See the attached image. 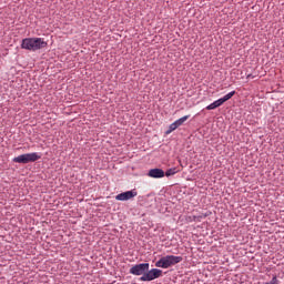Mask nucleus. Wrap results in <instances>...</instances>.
Listing matches in <instances>:
<instances>
[{"instance_id":"423d86ee","label":"nucleus","mask_w":284,"mask_h":284,"mask_svg":"<svg viewBox=\"0 0 284 284\" xmlns=\"http://www.w3.org/2000/svg\"><path fill=\"white\" fill-rule=\"evenodd\" d=\"M139 193L136 192V190H131V191H126L123 193H120L115 196V201H130L132 199H134V196H136Z\"/></svg>"},{"instance_id":"f257e3e1","label":"nucleus","mask_w":284,"mask_h":284,"mask_svg":"<svg viewBox=\"0 0 284 284\" xmlns=\"http://www.w3.org/2000/svg\"><path fill=\"white\" fill-rule=\"evenodd\" d=\"M22 50H31V52H37V50H43L48 48V42L42 38H26L21 43Z\"/></svg>"},{"instance_id":"0eeeda50","label":"nucleus","mask_w":284,"mask_h":284,"mask_svg":"<svg viewBox=\"0 0 284 284\" xmlns=\"http://www.w3.org/2000/svg\"><path fill=\"white\" fill-rule=\"evenodd\" d=\"M148 176H150V179H163L165 171H163V169H151Z\"/></svg>"},{"instance_id":"ddd939ff","label":"nucleus","mask_w":284,"mask_h":284,"mask_svg":"<svg viewBox=\"0 0 284 284\" xmlns=\"http://www.w3.org/2000/svg\"><path fill=\"white\" fill-rule=\"evenodd\" d=\"M193 221H201V216H193Z\"/></svg>"},{"instance_id":"9b49d317","label":"nucleus","mask_w":284,"mask_h":284,"mask_svg":"<svg viewBox=\"0 0 284 284\" xmlns=\"http://www.w3.org/2000/svg\"><path fill=\"white\" fill-rule=\"evenodd\" d=\"M179 126H176V122H173L172 124H170L169 130L166 131V134H172V132H174V130H178Z\"/></svg>"},{"instance_id":"6e6552de","label":"nucleus","mask_w":284,"mask_h":284,"mask_svg":"<svg viewBox=\"0 0 284 284\" xmlns=\"http://www.w3.org/2000/svg\"><path fill=\"white\" fill-rule=\"evenodd\" d=\"M221 105H223V103L221 102V100H216L213 103L209 104L206 106V110H216V108H221Z\"/></svg>"},{"instance_id":"1a4fd4ad","label":"nucleus","mask_w":284,"mask_h":284,"mask_svg":"<svg viewBox=\"0 0 284 284\" xmlns=\"http://www.w3.org/2000/svg\"><path fill=\"white\" fill-rule=\"evenodd\" d=\"M234 94H236V91H231L230 93H227L226 95L221 98L220 101L223 104V103H225V101H230V99H232V97H234Z\"/></svg>"},{"instance_id":"7ed1b4c3","label":"nucleus","mask_w":284,"mask_h":284,"mask_svg":"<svg viewBox=\"0 0 284 284\" xmlns=\"http://www.w3.org/2000/svg\"><path fill=\"white\" fill-rule=\"evenodd\" d=\"M39 159H41V155L39 153H24L13 158V163H22L23 165H26L28 163H34V161H39Z\"/></svg>"},{"instance_id":"f8f14e48","label":"nucleus","mask_w":284,"mask_h":284,"mask_svg":"<svg viewBox=\"0 0 284 284\" xmlns=\"http://www.w3.org/2000/svg\"><path fill=\"white\" fill-rule=\"evenodd\" d=\"M176 169H169L165 173H164V175L165 176H174V174H176Z\"/></svg>"},{"instance_id":"9d476101","label":"nucleus","mask_w":284,"mask_h":284,"mask_svg":"<svg viewBox=\"0 0 284 284\" xmlns=\"http://www.w3.org/2000/svg\"><path fill=\"white\" fill-rule=\"evenodd\" d=\"M187 119H190V115H184V116L180 118L179 120H176L174 123L178 128H181V125H183V123L185 121H187Z\"/></svg>"},{"instance_id":"f03ea898","label":"nucleus","mask_w":284,"mask_h":284,"mask_svg":"<svg viewBox=\"0 0 284 284\" xmlns=\"http://www.w3.org/2000/svg\"><path fill=\"white\" fill-rule=\"evenodd\" d=\"M183 261L182 256L176 255H166L161 257L156 263L155 267H161L162 270H168L170 267H174V265H179Z\"/></svg>"},{"instance_id":"39448f33","label":"nucleus","mask_w":284,"mask_h":284,"mask_svg":"<svg viewBox=\"0 0 284 284\" xmlns=\"http://www.w3.org/2000/svg\"><path fill=\"white\" fill-rule=\"evenodd\" d=\"M163 271L159 268H152L146 272L143 276L140 277V281H154L155 278H161Z\"/></svg>"},{"instance_id":"20e7f679","label":"nucleus","mask_w":284,"mask_h":284,"mask_svg":"<svg viewBox=\"0 0 284 284\" xmlns=\"http://www.w3.org/2000/svg\"><path fill=\"white\" fill-rule=\"evenodd\" d=\"M150 270V263L135 264L130 268V274L133 276H145Z\"/></svg>"}]
</instances>
